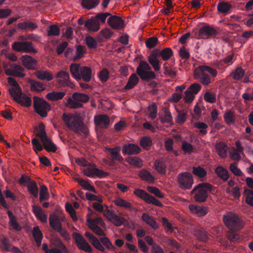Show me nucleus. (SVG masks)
<instances>
[{
  "label": "nucleus",
  "instance_id": "f257e3e1",
  "mask_svg": "<svg viewBox=\"0 0 253 253\" xmlns=\"http://www.w3.org/2000/svg\"><path fill=\"white\" fill-rule=\"evenodd\" d=\"M84 111L82 114L64 113L62 115V119L69 129L77 133H83L86 135L88 133V129L84 123Z\"/></svg>",
  "mask_w": 253,
  "mask_h": 253
},
{
  "label": "nucleus",
  "instance_id": "f03ea898",
  "mask_svg": "<svg viewBox=\"0 0 253 253\" xmlns=\"http://www.w3.org/2000/svg\"><path fill=\"white\" fill-rule=\"evenodd\" d=\"M214 78L217 74V71L212 68L206 65H200L197 67L194 71V77L199 80L204 85H208L212 83L211 77Z\"/></svg>",
  "mask_w": 253,
  "mask_h": 253
},
{
  "label": "nucleus",
  "instance_id": "7ed1b4c3",
  "mask_svg": "<svg viewBox=\"0 0 253 253\" xmlns=\"http://www.w3.org/2000/svg\"><path fill=\"white\" fill-rule=\"evenodd\" d=\"M213 186L207 182L199 183L190 192L194 201L198 203L206 201L209 194L211 192Z\"/></svg>",
  "mask_w": 253,
  "mask_h": 253
},
{
  "label": "nucleus",
  "instance_id": "20e7f679",
  "mask_svg": "<svg viewBox=\"0 0 253 253\" xmlns=\"http://www.w3.org/2000/svg\"><path fill=\"white\" fill-rule=\"evenodd\" d=\"M223 220L226 226L233 231H238L244 226V222L234 212H227L223 215Z\"/></svg>",
  "mask_w": 253,
  "mask_h": 253
},
{
  "label": "nucleus",
  "instance_id": "39448f33",
  "mask_svg": "<svg viewBox=\"0 0 253 253\" xmlns=\"http://www.w3.org/2000/svg\"><path fill=\"white\" fill-rule=\"evenodd\" d=\"M89 100V96L84 93L74 92L72 97H69L65 103V105L70 109H76L83 107V103Z\"/></svg>",
  "mask_w": 253,
  "mask_h": 253
},
{
  "label": "nucleus",
  "instance_id": "423d86ee",
  "mask_svg": "<svg viewBox=\"0 0 253 253\" xmlns=\"http://www.w3.org/2000/svg\"><path fill=\"white\" fill-rule=\"evenodd\" d=\"M33 106L35 112L42 117H46L47 112L51 110L50 105L44 99L34 96L33 97Z\"/></svg>",
  "mask_w": 253,
  "mask_h": 253
},
{
  "label": "nucleus",
  "instance_id": "0eeeda50",
  "mask_svg": "<svg viewBox=\"0 0 253 253\" xmlns=\"http://www.w3.org/2000/svg\"><path fill=\"white\" fill-rule=\"evenodd\" d=\"M151 69L146 61H141L136 69V73L143 80L153 79L156 77V75Z\"/></svg>",
  "mask_w": 253,
  "mask_h": 253
},
{
  "label": "nucleus",
  "instance_id": "6e6552de",
  "mask_svg": "<svg viewBox=\"0 0 253 253\" xmlns=\"http://www.w3.org/2000/svg\"><path fill=\"white\" fill-rule=\"evenodd\" d=\"M179 187L183 190L190 189L193 184V178L191 174L188 172L179 174L177 177Z\"/></svg>",
  "mask_w": 253,
  "mask_h": 253
},
{
  "label": "nucleus",
  "instance_id": "1a4fd4ad",
  "mask_svg": "<svg viewBox=\"0 0 253 253\" xmlns=\"http://www.w3.org/2000/svg\"><path fill=\"white\" fill-rule=\"evenodd\" d=\"M89 167L83 170L84 174L88 177H94L96 176L98 178L105 177L109 175V173L105 172L102 170L97 169L96 166L89 164Z\"/></svg>",
  "mask_w": 253,
  "mask_h": 253
},
{
  "label": "nucleus",
  "instance_id": "9d476101",
  "mask_svg": "<svg viewBox=\"0 0 253 253\" xmlns=\"http://www.w3.org/2000/svg\"><path fill=\"white\" fill-rule=\"evenodd\" d=\"M73 237L78 248L80 250L87 253L92 252V249L91 247L81 234L74 232L73 233Z\"/></svg>",
  "mask_w": 253,
  "mask_h": 253
},
{
  "label": "nucleus",
  "instance_id": "9b49d317",
  "mask_svg": "<svg viewBox=\"0 0 253 253\" xmlns=\"http://www.w3.org/2000/svg\"><path fill=\"white\" fill-rule=\"evenodd\" d=\"M13 49L18 52L24 51L27 53H37V50L33 46L32 43L30 42H15L12 44Z\"/></svg>",
  "mask_w": 253,
  "mask_h": 253
},
{
  "label": "nucleus",
  "instance_id": "f8f14e48",
  "mask_svg": "<svg viewBox=\"0 0 253 253\" xmlns=\"http://www.w3.org/2000/svg\"><path fill=\"white\" fill-rule=\"evenodd\" d=\"M64 216L61 213H53L50 214L49 217V224L54 230H57L61 228V221L64 220Z\"/></svg>",
  "mask_w": 253,
  "mask_h": 253
},
{
  "label": "nucleus",
  "instance_id": "ddd939ff",
  "mask_svg": "<svg viewBox=\"0 0 253 253\" xmlns=\"http://www.w3.org/2000/svg\"><path fill=\"white\" fill-rule=\"evenodd\" d=\"M24 71V69L21 66L13 64L10 65L9 68L5 70V73L8 76L23 78L25 76Z\"/></svg>",
  "mask_w": 253,
  "mask_h": 253
},
{
  "label": "nucleus",
  "instance_id": "4468645a",
  "mask_svg": "<svg viewBox=\"0 0 253 253\" xmlns=\"http://www.w3.org/2000/svg\"><path fill=\"white\" fill-rule=\"evenodd\" d=\"M95 126L100 128H106L110 124V117L107 115H99L94 118Z\"/></svg>",
  "mask_w": 253,
  "mask_h": 253
},
{
  "label": "nucleus",
  "instance_id": "2eb2a0df",
  "mask_svg": "<svg viewBox=\"0 0 253 253\" xmlns=\"http://www.w3.org/2000/svg\"><path fill=\"white\" fill-rule=\"evenodd\" d=\"M108 23L115 30H121L125 27L124 22L122 18L116 15L110 17L108 19Z\"/></svg>",
  "mask_w": 253,
  "mask_h": 253
},
{
  "label": "nucleus",
  "instance_id": "dca6fc26",
  "mask_svg": "<svg viewBox=\"0 0 253 253\" xmlns=\"http://www.w3.org/2000/svg\"><path fill=\"white\" fill-rule=\"evenodd\" d=\"M21 60L22 65L27 69L35 70L37 68V60L32 56L26 55L22 56Z\"/></svg>",
  "mask_w": 253,
  "mask_h": 253
},
{
  "label": "nucleus",
  "instance_id": "f3484780",
  "mask_svg": "<svg viewBox=\"0 0 253 253\" xmlns=\"http://www.w3.org/2000/svg\"><path fill=\"white\" fill-rule=\"evenodd\" d=\"M122 151L123 153L129 155H136L141 152V148L136 144L129 143L124 145Z\"/></svg>",
  "mask_w": 253,
  "mask_h": 253
},
{
  "label": "nucleus",
  "instance_id": "a211bd4d",
  "mask_svg": "<svg viewBox=\"0 0 253 253\" xmlns=\"http://www.w3.org/2000/svg\"><path fill=\"white\" fill-rule=\"evenodd\" d=\"M218 32L212 27L205 26L201 28L199 31V35L201 38H206L210 36H216Z\"/></svg>",
  "mask_w": 253,
  "mask_h": 253
},
{
  "label": "nucleus",
  "instance_id": "6ab92c4d",
  "mask_svg": "<svg viewBox=\"0 0 253 253\" xmlns=\"http://www.w3.org/2000/svg\"><path fill=\"white\" fill-rule=\"evenodd\" d=\"M84 235L88 238L90 243L94 248L102 252H104V248L101 244L100 241L95 236L88 232H86Z\"/></svg>",
  "mask_w": 253,
  "mask_h": 253
},
{
  "label": "nucleus",
  "instance_id": "aec40b11",
  "mask_svg": "<svg viewBox=\"0 0 253 253\" xmlns=\"http://www.w3.org/2000/svg\"><path fill=\"white\" fill-rule=\"evenodd\" d=\"M189 209L191 212L197 215L198 216H203L208 212V209L207 207L190 205Z\"/></svg>",
  "mask_w": 253,
  "mask_h": 253
},
{
  "label": "nucleus",
  "instance_id": "412c9836",
  "mask_svg": "<svg viewBox=\"0 0 253 253\" xmlns=\"http://www.w3.org/2000/svg\"><path fill=\"white\" fill-rule=\"evenodd\" d=\"M34 75L40 80L50 81L53 79V75L48 71L38 70L34 73Z\"/></svg>",
  "mask_w": 253,
  "mask_h": 253
},
{
  "label": "nucleus",
  "instance_id": "4be33fe9",
  "mask_svg": "<svg viewBox=\"0 0 253 253\" xmlns=\"http://www.w3.org/2000/svg\"><path fill=\"white\" fill-rule=\"evenodd\" d=\"M106 149L110 153L113 161L117 160L119 162L123 161V158L119 154L121 150L120 147L117 146L114 148H106Z\"/></svg>",
  "mask_w": 253,
  "mask_h": 253
},
{
  "label": "nucleus",
  "instance_id": "5701e85b",
  "mask_svg": "<svg viewBox=\"0 0 253 253\" xmlns=\"http://www.w3.org/2000/svg\"><path fill=\"white\" fill-rule=\"evenodd\" d=\"M80 77L81 79L86 82L91 80L92 71L90 68L87 66H84L80 68Z\"/></svg>",
  "mask_w": 253,
  "mask_h": 253
},
{
  "label": "nucleus",
  "instance_id": "b1692460",
  "mask_svg": "<svg viewBox=\"0 0 253 253\" xmlns=\"http://www.w3.org/2000/svg\"><path fill=\"white\" fill-rule=\"evenodd\" d=\"M141 218L143 221H144L146 223L148 224L153 229H156L158 228L159 225L153 216H150L146 213H144L142 214Z\"/></svg>",
  "mask_w": 253,
  "mask_h": 253
},
{
  "label": "nucleus",
  "instance_id": "393cba45",
  "mask_svg": "<svg viewBox=\"0 0 253 253\" xmlns=\"http://www.w3.org/2000/svg\"><path fill=\"white\" fill-rule=\"evenodd\" d=\"M85 27L89 30L96 32L100 29V23L96 19H90L87 20L84 23Z\"/></svg>",
  "mask_w": 253,
  "mask_h": 253
},
{
  "label": "nucleus",
  "instance_id": "a878e982",
  "mask_svg": "<svg viewBox=\"0 0 253 253\" xmlns=\"http://www.w3.org/2000/svg\"><path fill=\"white\" fill-rule=\"evenodd\" d=\"M28 83L30 85V89L33 91L40 92L45 89L44 85L41 82L34 80H29Z\"/></svg>",
  "mask_w": 253,
  "mask_h": 253
},
{
  "label": "nucleus",
  "instance_id": "bb28decb",
  "mask_svg": "<svg viewBox=\"0 0 253 253\" xmlns=\"http://www.w3.org/2000/svg\"><path fill=\"white\" fill-rule=\"evenodd\" d=\"M32 208L33 211L37 218L42 222L47 221V216L41 207L33 206Z\"/></svg>",
  "mask_w": 253,
  "mask_h": 253
},
{
  "label": "nucleus",
  "instance_id": "cd10ccee",
  "mask_svg": "<svg viewBox=\"0 0 253 253\" xmlns=\"http://www.w3.org/2000/svg\"><path fill=\"white\" fill-rule=\"evenodd\" d=\"M65 94L64 92L53 91L47 93L46 95V97L49 100L55 101L62 99Z\"/></svg>",
  "mask_w": 253,
  "mask_h": 253
},
{
  "label": "nucleus",
  "instance_id": "c85d7f7f",
  "mask_svg": "<svg viewBox=\"0 0 253 253\" xmlns=\"http://www.w3.org/2000/svg\"><path fill=\"white\" fill-rule=\"evenodd\" d=\"M80 68V65L77 63H72L70 66V70L72 75L77 80L81 79Z\"/></svg>",
  "mask_w": 253,
  "mask_h": 253
},
{
  "label": "nucleus",
  "instance_id": "c756f323",
  "mask_svg": "<svg viewBox=\"0 0 253 253\" xmlns=\"http://www.w3.org/2000/svg\"><path fill=\"white\" fill-rule=\"evenodd\" d=\"M7 214L10 219L9 225L12 228L16 231H20L21 229V227L17 222L16 217L13 215V213L10 211H7Z\"/></svg>",
  "mask_w": 253,
  "mask_h": 253
},
{
  "label": "nucleus",
  "instance_id": "7c9ffc66",
  "mask_svg": "<svg viewBox=\"0 0 253 253\" xmlns=\"http://www.w3.org/2000/svg\"><path fill=\"white\" fill-rule=\"evenodd\" d=\"M157 53H154L153 51V53L148 57L149 62L156 71H159L160 69V62L157 59Z\"/></svg>",
  "mask_w": 253,
  "mask_h": 253
},
{
  "label": "nucleus",
  "instance_id": "2f4dec72",
  "mask_svg": "<svg viewBox=\"0 0 253 253\" xmlns=\"http://www.w3.org/2000/svg\"><path fill=\"white\" fill-rule=\"evenodd\" d=\"M139 81V78L135 74H132L129 78L128 82L124 87L126 90L132 88Z\"/></svg>",
  "mask_w": 253,
  "mask_h": 253
},
{
  "label": "nucleus",
  "instance_id": "473e14b6",
  "mask_svg": "<svg viewBox=\"0 0 253 253\" xmlns=\"http://www.w3.org/2000/svg\"><path fill=\"white\" fill-rule=\"evenodd\" d=\"M42 142L44 148L47 152H55L57 150L56 145L51 141L50 139L47 137L45 139L42 141Z\"/></svg>",
  "mask_w": 253,
  "mask_h": 253
},
{
  "label": "nucleus",
  "instance_id": "72a5a7b5",
  "mask_svg": "<svg viewBox=\"0 0 253 253\" xmlns=\"http://www.w3.org/2000/svg\"><path fill=\"white\" fill-rule=\"evenodd\" d=\"M215 147L218 155L221 158H224L226 157L227 146L224 143L220 142L216 145Z\"/></svg>",
  "mask_w": 253,
  "mask_h": 253
},
{
  "label": "nucleus",
  "instance_id": "f704fd0d",
  "mask_svg": "<svg viewBox=\"0 0 253 253\" xmlns=\"http://www.w3.org/2000/svg\"><path fill=\"white\" fill-rule=\"evenodd\" d=\"M36 135L39 137L41 141L45 139L47 137L45 131L44 125L43 123H41L37 128L36 129Z\"/></svg>",
  "mask_w": 253,
  "mask_h": 253
},
{
  "label": "nucleus",
  "instance_id": "c9c22d12",
  "mask_svg": "<svg viewBox=\"0 0 253 253\" xmlns=\"http://www.w3.org/2000/svg\"><path fill=\"white\" fill-rule=\"evenodd\" d=\"M9 93L13 98L16 101L23 94L20 87H11L8 89Z\"/></svg>",
  "mask_w": 253,
  "mask_h": 253
},
{
  "label": "nucleus",
  "instance_id": "e433bc0d",
  "mask_svg": "<svg viewBox=\"0 0 253 253\" xmlns=\"http://www.w3.org/2000/svg\"><path fill=\"white\" fill-rule=\"evenodd\" d=\"M16 102L26 107H29L32 104L31 99L25 94H23Z\"/></svg>",
  "mask_w": 253,
  "mask_h": 253
},
{
  "label": "nucleus",
  "instance_id": "4c0bfd02",
  "mask_svg": "<svg viewBox=\"0 0 253 253\" xmlns=\"http://www.w3.org/2000/svg\"><path fill=\"white\" fill-rule=\"evenodd\" d=\"M33 235L35 239L37 245L39 247L40 246L42 239V234L38 226H36L33 228Z\"/></svg>",
  "mask_w": 253,
  "mask_h": 253
},
{
  "label": "nucleus",
  "instance_id": "58836bf2",
  "mask_svg": "<svg viewBox=\"0 0 253 253\" xmlns=\"http://www.w3.org/2000/svg\"><path fill=\"white\" fill-rule=\"evenodd\" d=\"M86 53V48L85 47L79 45L77 46L76 50V55L73 57L72 60L76 61L78 59L82 58L84 54Z\"/></svg>",
  "mask_w": 253,
  "mask_h": 253
},
{
  "label": "nucleus",
  "instance_id": "ea45409f",
  "mask_svg": "<svg viewBox=\"0 0 253 253\" xmlns=\"http://www.w3.org/2000/svg\"><path fill=\"white\" fill-rule=\"evenodd\" d=\"M140 145L143 149L149 150L152 145V139L148 136H144L140 140Z\"/></svg>",
  "mask_w": 253,
  "mask_h": 253
},
{
  "label": "nucleus",
  "instance_id": "a19ab883",
  "mask_svg": "<svg viewBox=\"0 0 253 253\" xmlns=\"http://www.w3.org/2000/svg\"><path fill=\"white\" fill-rule=\"evenodd\" d=\"M126 161L130 165L137 168H141L143 166V161L139 158L136 157H128Z\"/></svg>",
  "mask_w": 253,
  "mask_h": 253
},
{
  "label": "nucleus",
  "instance_id": "79ce46f5",
  "mask_svg": "<svg viewBox=\"0 0 253 253\" xmlns=\"http://www.w3.org/2000/svg\"><path fill=\"white\" fill-rule=\"evenodd\" d=\"M76 179L78 181L79 184L81 186H82L84 189L92 191L94 193H97V191H96L94 187L90 185L87 181L79 178H76Z\"/></svg>",
  "mask_w": 253,
  "mask_h": 253
},
{
  "label": "nucleus",
  "instance_id": "37998d69",
  "mask_svg": "<svg viewBox=\"0 0 253 253\" xmlns=\"http://www.w3.org/2000/svg\"><path fill=\"white\" fill-rule=\"evenodd\" d=\"M100 0H82V5L84 7L90 9L96 7Z\"/></svg>",
  "mask_w": 253,
  "mask_h": 253
},
{
  "label": "nucleus",
  "instance_id": "c03bdc74",
  "mask_svg": "<svg viewBox=\"0 0 253 253\" xmlns=\"http://www.w3.org/2000/svg\"><path fill=\"white\" fill-rule=\"evenodd\" d=\"M114 203L116 205L126 209H130L132 207L130 203L120 198H117L115 199L114 200Z\"/></svg>",
  "mask_w": 253,
  "mask_h": 253
},
{
  "label": "nucleus",
  "instance_id": "a18cd8bd",
  "mask_svg": "<svg viewBox=\"0 0 253 253\" xmlns=\"http://www.w3.org/2000/svg\"><path fill=\"white\" fill-rule=\"evenodd\" d=\"M157 55L161 56L164 60H168L173 55V51L170 48H166L158 53Z\"/></svg>",
  "mask_w": 253,
  "mask_h": 253
},
{
  "label": "nucleus",
  "instance_id": "49530a36",
  "mask_svg": "<svg viewBox=\"0 0 253 253\" xmlns=\"http://www.w3.org/2000/svg\"><path fill=\"white\" fill-rule=\"evenodd\" d=\"M17 26L18 28L22 30H26L30 29L31 30L35 29L38 27V25L30 21H26L22 23L18 24Z\"/></svg>",
  "mask_w": 253,
  "mask_h": 253
},
{
  "label": "nucleus",
  "instance_id": "de8ad7c7",
  "mask_svg": "<svg viewBox=\"0 0 253 253\" xmlns=\"http://www.w3.org/2000/svg\"><path fill=\"white\" fill-rule=\"evenodd\" d=\"M27 187L31 194L36 198L38 197V188L36 182L34 181H29Z\"/></svg>",
  "mask_w": 253,
  "mask_h": 253
},
{
  "label": "nucleus",
  "instance_id": "09e8293b",
  "mask_svg": "<svg viewBox=\"0 0 253 253\" xmlns=\"http://www.w3.org/2000/svg\"><path fill=\"white\" fill-rule=\"evenodd\" d=\"M245 74V71L244 69L241 67H238L231 73V76L234 80H239L242 78Z\"/></svg>",
  "mask_w": 253,
  "mask_h": 253
},
{
  "label": "nucleus",
  "instance_id": "8fccbe9b",
  "mask_svg": "<svg viewBox=\"0 0 253 253\" xmlns=\"http://www.w3.org/2000/svg\"><path fill=\"white\" fill-rule=\"evenodd\" d=\"M215 172L221 179L227 180L229 178V174L227 170L222 167L219 166L215 169Z\"/></svg>",
  "mask_w": 253,
  "mask_h": 253
},
{
  "label": "nucleus",
  "instance_id": "3c124183",
  "mask_svg": "<svg viewBox=\"0 0 253 253\" xmlns=\"http://www.w3.org/2000/svg\"><path fill=\"white\" fill-rule=\"evenodd\" d=\"M139 177L143 180L153 181L154 177L150 173L149 171L145 169L141 170L138 174Z\"/></svg>",
  "mask_w": 253,
  "mask_h": 253
},
{
  "label": "nucleus",
  "instance_id": "603ef678",
  "mask_svg": "<svg viewBox=\"0 0 253 253\" xmlns=\"http://www.w3.org/2000/svg\"><path fill=\"white\" fill-rule=\"evenodd\" d=\"M49 195L48 193L47 188L45 185H41L40 189V201L41 202L47 200Z\"/></svg>",
  "mask_w": 253,
  "mask_h": 253
},
{
  "label": "nucleus",
  "instance_id": "864d4df0",
  "mask_svg": "<svg viewBox=\"0 0 253 253\" xmlns=\"http://www.w3.org/2000/svg\"><path fill=\"white\" fill-rule=\"evenodd\" d=\"M60 35V29L56 25H52L50 26L47 29V36H56Z\"/></svg>",
  "mask_w": 253,
  "mask_h": 253
},
{
  "label": "nucleus",
  "instance_id": "5fc2aeb1",
  "mask_svg": "<svg viewBox=\"0 0 253 253\" xmlns=\"http://www.w3.org/2000/svg\"><path fill=\"white\" fill-rule=\"evenodd\" d=\"M133 193L138 197L143 199L146 202L148 199L150 195L146 192L144 190L140 189H135Z\"/></svg>",
  "mask_w": 253,
  "mask_h": 253
},
{
  "label": "nucleus",
  "instance_id": "6e6d98bb",
  "mask_svg": "<svg viewBox=\"0 0 253 253\" xmlns=\"http://www.w3.org/2000/svg\"><path fill=\"white\" fill-rule=\"evenodd\" d=\"M0 241L1 243V247L2 250L7 252H11L14 247L10 244L9 240L6 238H3Z\"/></svg>",
  "mask_w": 253,
  "mask_h": 253
},
{
  "label": "nucleus",
  "instance_id": "4d7b16f0",
  "mask_svg": "<svg viewBox=\"0 0 253 253\" xmlns=\"http://www.w3.org/2000/svg\"><path fill=\"white\" fill-rule=\"evenodd\" d=\"M193 173L199 177H204L207 175V171L201 167H193Z\"/></svg>",
  "mask_w": 253,
  "mask_h": 253
},
{
  "label": "nucleus",
  "instance_id": "13d9d810",
  "mask_svg": "<svg viewBox=\"0 0 253 253\" xmlns=\"http://www.w3.org/2000/svg\"><path fill=\"white\" fill-rule=\"evenodd\" d=\"M154 166L157 171L160 174H165L166 166L162 162L155 161Z\"/></svg>",
  "mask_w": 253,
  "mask_h": 253
},
{
  "label": "nucleus",
  "instance_id": "bf43d9fd",
  "mask_svg": "<svg viewBox=\"0 0 253 253\" xmlns=\"http://www.w3.org/2000/svg\"><path fill=\"white\" fill-rule=\"evenodd\" d=\"M244 193L246 196V203L248 205L253 206V191L251 189H245Z\"/></svg>",
  "mask_w": 253,
  "mask_h": 253
},
{
  "label": "nucleus",
  "instance_id": "052dcab7",
  "mask_svg": "<svg viewBox=\"0 0 253 253\" xmlns=\"http://www.w3.org/2000/svg\"><path fill=\"white\" fill-rule=\"evenodd\" d=\"M149 116L152 119H155L157 115V106L155 103H153L148 107Z\"/></svg>",
  "mask_w": 253,
  "mask_h": 253
},
{
  "label": "nucleus",
  "instance_id": "680f3d73",
  "mask_svg": "<svg viewBox=\"0 0 253 253\" xmlns=\"http://www.w3.org/2000/svg\"><path fill=\"white\" fill-rule=\"evenodd\" d=\"M160 119L161 122L163 123H170L172 122V118L169 110L168 108H164V117Z\"/></svg>",
  "mask_w": 253,
  "mask_h": 253
},
{
  "label": "nucleus",
  "instance_id": "e2e57ef3",
  "mask_svg": "<svg viewBox=\"0 0 253 253\" xmlns=\"http://www.w3.org/2000/svg\"><path fill=\"white\" fill-rule=\"evenodd\" d=\"M231 8V5L227 2H220L217 5L218 10L221 13H226Z\"/></svg>",
  "mask_w": 253,
  "mask_h": 253
},
{
  "label": "nucleus",
  "instance_id": "0e129e2a",
  "mask_svg": "<svg viewBox=\"0 0 253 253\" xmlns=\"http://www.w3.org/2000/svg\"><path fill=\"white\" fill-rule=\"evenodd\" d=\"M147 189L149 192L153 194L155 196L159 198H162L164 197V194L162 193L158 188L156 187L148 186Z\"/></svg>",
  "mask_w": 253,
  "mask_h": 253
},
{
  "label": "nucleus",
  "instance_id": "69168bd1",
  "mask_svg": "<svg viewBox=\"0 0 253 253\" xmlns=\"http://www.w3.org/2000/svg\"><path fill=\"white\" fill-rule=\"evenodd\" d=\"M204 98L207 102L211 103H214L216 101L215 94L212 92H206L204 94Z\"/></svg>",
  "mask_w": 253,
  "mask_h": 253
},
{
  "label": "nucleus",
  "instance_id": "338daca9",
  "mask_svg": "<svg viewBox=\"0 0 253 253\" xmlns=\"http://www.w3.org/2000/svg\"><path fill=\"white\" fill-rule=\"evenodd\" d=\"M55 245L57 248L62 250L64 253H69L68 249L59 238L55 239Z\"/></svg>",
  "mask_w": 253,
  "mask_h": 253
},
{
  "label": "nucleus",
  "instance_id": "774afa93",
  "mask_svg": "<svg viewBox=\"0 0 253 253\" xmlns=\"http://www.w3.org/2000/svg\"><path fill=\"white\" fill-rule=\"evenodd\" d=\"M199 240L203 242H206L208 239V233L205 231L198 230L195 233Z\"/></svg>",
  "mask_w": 253,
  "mask_h": 253
}]
</instances>
